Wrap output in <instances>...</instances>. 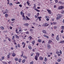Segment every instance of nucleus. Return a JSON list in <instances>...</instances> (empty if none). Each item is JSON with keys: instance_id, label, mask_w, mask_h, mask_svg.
I'll return each mask as SVG.
<instances>
[{"instance_id": "nucleus-44", "label": "nucleus", "mask_w": 64, "mask_h": 64, "mask_svg": "<svg viewBox=\"0 0 64 64\" xmlns=\"http://www.w3.org/2000/svg\"><path fill=\"white\" fill-rule=\"evenodd\" d=\"M25 43H24V45L23 46V48H24L25 47Z\"/></svg>"}, {"instance_id": "nucleus-3", "label": "nucleus", "mask_w": 64, "mask_h": 64, "mask_svg": "<svg viewBox=\"0 0 64 64\" xmlns=\"http://www.w3.org/2000/svg\"><path fill=\"white\" fill-rule=\"evenodd\" d=\"M64 8L63 6H60L58 7V9H63Z\"/></svg>"}, {"instance_id": "nucleus-38", "label": "nucleus", "mask_w": 64, "mask_h": 64, "mask_svg": "<svg viewBox=\"0 0 64 64\" xmlns=\"http://www.w3.org/2000/svg\"><path fill=\"white\" fill-rule=\"evenodd\" d=\"M39 13L38 12V13L37 14V17H38V16H39Z\"/></svg>"}, {"instance_id": "nucleus-48", "label": "nucleus", "mask_w": 64, "mask_h": 64, "mask_svg": "<svg viewBox=\"0 0 64 64\" xmlns=\"http://www.w3.org/2000/svg\"><path fill=\"white\" fill-rule=\"evenodd\" d=\"M59 53L60 54H62V51L61 50H60V52H59Z\"/></svg>"}, {"instance_id": "nucleus-13", "label": "nucleus", "mask_w": 64, "mask_h": 64, "mask_svg": "<svg viewBox=\"0 0 64 64\" xmlns=\"http://www.w3.org/2000/svg\"><path fill=\"white\" fill-rule=\"evenodd\" d=\"M39 58L40 60H43V57H40Z\"/></svg>"}, {"instance_id": "nucleus-9", "label": "nucleus", "mask_w": 64, "mask_h": 64, "mask_svg": "<svg viewBox=\"0 0 64 64\" xmlns=\"http://www.w3.org/2000/svg\"><path fill=\"white\" fill-rule=\"evenodd\" d=\"M47 11L48 12L49 14H51V10H47Z\"/></svg>"}, {"instance_id": "nucleus-52", "label": "nucleus", "mask_w": 64, "mask_h": 64, "mask_svg": "<svg viewBox=\"0 0 64 64\" xmlns=\"http://www.w3.org/2000/svg\"><path fill=\"white\" fill-rule=\"evenodd\" d=\"M2 63H3V64H6V62H2Z\"/></svg>"}, {"instance_id": "nucleus-4", "label": "nucleus", "mask_w": 64, "mask_h": 64, "mask_svg": "<svg viewBox=\"0 0 64 64\" xmlns=\"http://www.w3.org/2000/svg\"><path fill=\"white\" fill-rule=\"evenodd\" d=\"M34 6L33 7V9H34V10H35V9H36V4H34Z\"/></svg>"}, {"instance_id": "nucleus-29", "label": "nucleus", "mask_w": 64, "mask_h": 64, "mask_svg": "<svg viewBox=\"0 0 64 64\" xmlns=\"http://www.w3.org/2000/svg\"><path fill=\"white\" fill-rule=\"evenodd\" d=\"M26 17L27 18V20H30V18H29L28 17V16H26Z\"/></svg>"}, {"instance_id": "nucleus-33", "label": "nucleus", "mask_w": 64, "mask_h": 64, "mask_svg": "<svg viewBox=\"0 0 64 64\" xmlns=\"http://www.w3.org/2000/svg\"><path fill=\"white\" fill-rule=\"evenodd\" d=\"M4 56H2V60H4Z\"/></svg>"}, {"instance_id": "nucleus-23", "label": "nucleus", "mask_w": 64, "mask_h": 64, "mask_svg": "<svg viewBox=\"0 0 64 64\" xmlns=\"http://www.w3.org/2000/svg\"><path fill=\"white\" fill-rule=\"evenodd\" d=\"M24 25L25 26H28V25H29V24H24Z\"/></svg>"}, {"instance_id": "nucleus-55", "label": "nucleus", "mask_w": 64, "mask_h": 64, "mask_svg": "<svg viewBox=\"0 0 64 64\" xmlns=\"http://www.w3.org/2000/svg\"><path fill=\"white\" fill-rule=\"evenodd\" d=\"M6 12H8V10L7 9L6 10Z\"/></svg>"}, {"instance_id": "nucleus-58", "label": "nucleus", "mask_w": 64, "mask_h": 64, "mask_svg": "<svg viewBox=\"0 0 64 64\" xmlns=\"http://www.w3.org/2000/svg\"><path fill=\"white\" fill-rule=\"evenodd\" d=\"M45 17L46 18H48L49 17V16H46Z\"/></svg>"}, {"instance_id": "nucleus-51", "label": "nucleus", "mask_w": 64, "mask_h": 64, "mask_svg": "<svg viewBox=\"0 0 64 64\" xmlns=\"http://www.w3.org/2000/svg\"><path fill=\"white\" fill-rule=\"evenodd\" d=\"M7 57L8 58H10V56H9L8 55L7 56Z\"/></svg>"}, {"instance_id": "nucleus-17", "label": "nucleus", "mask_w": 64, "mask_h": 64, "mask_svg": "<svg viewBox=\"0 0 64 64\" xmlns=\"http://www.w3.org/2000/svg\"><path fill=\"white\" fill-rule=\"evenodd\" d=\"M0 28H1V29H2V30H4V27L3 26H1L0 27Z\"/></svg>"}, {"instance_id": "nucleus-57", "label": "nucleus", "mask_w": 64, "mask_h": 64, "mask_svg": "<svg viewBox=\"0 0 64 64\" xmlns=\"http://www.w3.org/2000/svg\"><path fill=\"white\" fill-rule=\"evenodd\" d=\"M7 12H3L4 14H6V13Z\"/></svg>"}, {"instance_id": "nucleus-31", "label": "nucleus", "mask_w": 64, "mask_h": 64, "mask_svg": "<svg viewBox=\"0 0 64 64\" xmlns=\"http://www.w3.org/2000/svg\"><path fill=\"white\" fill-rule=\"evenodd\" d=\"M22 55L21 56V57H22V56H23V54H24V52H22Z\"/></svg>"}, {"instance_id": "nucleus-40", "label": "nucleus", "mask_w": 64, "mask_h": 64, "mask_svg": "<svg viewBox=\"0 0 64 64\" xmlns=\"http://www.w3.org/2000/svg\"><path fill=\"white\" fill-rule=\"evenodd\" d=\"M8 16V14H5V16L6 17H7Z\"/></svg>"}, {"instance_id": "nucleus-34", "label": "nucleus", "mask_w": 64, "mask_h": 64, "mask_svg": "<svg viewBox=\"0 0 64 64\" xmlns=\"http://www.w3.org/2000/svg\"><path fill=\"white\" fill-rule=\"evenodd\" d=\"M25 17H24L23 18V20H27L26 18H25Z\"/></svg>"}, {"instance_id": "nucleus-35", "label": "nucleus", "mask_w": 64, "mask_h": 64, "mask_svg": "<svg viewBox=\"0 0 64 64\" xmlns=\"http://www.w3.org/2000/svg\"><path fill=\"white\" fill-rule=\"evenodd\" d=\"M34 63V62L32 61L30 62V64H33Z\"/></svg>"}, {"instance_id": "nucleus-43", "label": "nucleus", "mask_w": 64, "mask_h": 64, "mask_svg": "<svg viewBox=\"0 0 64 64\" xmlns=\"http://www.w3.org/2000/svg\"><path fill=\"white\" fill-rule=\"evenodd\" d=\"M55 2L56 3H58V0H55Z\"/></svg>"}, {"instance_id": "nucleus-6", "label": "nucleus", "mask_w": 64, "mask_h": 64, "mask_svg": "<svg viewBox=\"0 0 64 64\" xmlns=\"http://www.w3.org/2000/svg\"><path fill=\"white\" fill-rule=\"evenodd\" d=\"M42 32L43 33H44V34H47L45 30H43L42 31Z\"/></svg>"}, {"instance_id": "nucleus-16", "label": "nucleus", "mask_w": 64, "mask_h": 64, "mask_svg": "<svg viewBox=\"0 0 64 64\" xmlns=\"http://www.w3.org/2000/svg\"><path fill=\"white\" fill-rule=\"evenodd\" d=\"M28 48L30 50L32 49V47L30 46H28Z\"/></svg>"}, {"instance_id": "nucleus-11", "label": "nucleus", "mask_w": 64, "mask_h": 64, "mask_svg": "<svg viewBox=\"0 0 64 64\" xmlns=\"http://www.w3.org/2000/svg\"><path fill=\"white\" fill-rule=\"evenodd\" d=\"M14 35L16 38H19V36H17V35L15 34Z\"/></svg>"}, {"instance_id": "nucleus-32", "label": "nucleus", "mask_w": 64, "mask_h": 64, "mask_svg": "<svg viewBox=\"0 0 64 64\" xmlns=\"http://www.w3.org/2000/svg\"><path fill=\"white\" fill-rule=\"evenodd\" d=\"M52 40H50L49 41V42H48V43H51L52 42Z\"/></svg>"}, {"instance_id": "nucleus-14", "label": "nucleus", "mask_w": 64, "mask_h": 64, "mask_svg": "<svg viewBox=\"0 0 64 64\" xmlns=\"http://www.w3.org/2000/svg\"><path fill=\"white\" fill-rule=\"evenodd\" d=\"M44 37H46L47 38H49V36H46L45 35H44Z\"/></svg>"}, {"instance_id": "nucleus-36", "label": "nucleus", "mask_w": 64, "mask_h": 64, "mask_svg": "<svg viewBox=\"0 0 64 64\" xmlns=\"http://www.w3.org/2000/svg\"><path fill=\"white\" fill-rule=\"evenodd\" d=\"M18 47L19 48H20V44H18Z\"/></svg>"}, {"instance_id": "nucleus-7", "label": "nucleus", "mask_w": 64, "mask_h": 64, "mask_svg": "<svg viewBox=\"0 0 64 64\" xmlns=\"http://www.w3.org/2000/svg\"><path fill=\"white\" fill-rule=\"evenodd\" d=\"M57 61L58 62H60L61 61V58H58L57 60Z\"/></svg>"}, {"instance_id": "nucleus-19", "label": "nucleus", "mask_w": 64, "mask_h": 64, "mask_svg": "<svg viewBox=\"0 0 64 64\" xmlns=\"http://www.w3.org/2000/svg\"><path fill=\"white\" fill-rule=\"evenodd\" d=\"M28 39H30V40H31V39H32V36H30L29 37H28Z\"/></svg>"}, {"instance_id": "nucleus-45", "label": "nucleus", "mask_w": 64, "mask_h": 64, "mask_svg": "<svg viewBox=\"0 0 64 64\" xmlns=\"http://www.w3.org/2000/svg\"><path fill=\"white\" fill-rule=\"evenodd\" d=\"M62 29H64V26H62Z\"/></svg>"}, {"instance_id": "nucleus-12", "label": "nucleus", "mask_w": 64, "mask_h": 64, "mask_svg": "<svg viewBox=\"0 0 64 64\" xmlns=\"http://www.w3.org/2000/svg\"><path fill=\"white\" fill-rule=\"evenodd\" d=\"M42 18V17L40 16V17H38L37 18L38 19H39V21H41V18Z\"/></svg>"}, {"instance_id": "nucleus-37", "label": "nucleus", "mask_w": 64, "mask_h": 64, "mask_svg": "<svg viewBox=\"0 0 64 64\" xmlns=\"http://www.w3.org/2000/svg\"><path fill=\"white\" fill-rule=\"evenodd\" d=\"M57 24V22H53V24L54 25H55V24Z\"/></svg>"}, {"instance_id": "nucleus-10", "label": "nucleus", "mask_w": 64, "mask_h": 64, "mask_svg": "<svg viewBox=\"0 0 64 64\" xmlns=\"http://www.w3.org/2000/svg\"><path fill=\"white\" fill-rule=\"evenodd\" d=\"M36 56H38V57H39V55H40V54L38 52H36Z\"/></svg>"}, {"instance_id": "nucleus-61", "label": "nucleus", "mask_w": 64, "mask_h": 64, "mask_svg": "<svg viewBox=\"0 0 64 64\" xmlns=\"http://www.w3.org/2000/svg\"><path fill=\"white\" fill-rule=\"evenodd\" d=\"M56 54H58V53H59V52L58 51L56 52Z\"/></svg>"}, {"instance_id": "nucleus-25", "label": "nucleus", "mask_w": 64, "mask_h": 64, "mask_svg": "<svg viewBox=\"0 0 64 64\" xmlns=\"http://www.w3.org/2000/svg\"><path fill=\"white\" fill-rule=\"evenodd\" d=\"M35 40H33L32 42V43L33 44V45L34 44V43H35Z\"/></svg>"}, {"instance_id": "nucleus-59", "label": "nucleus", "mask_w": 64, "mask_h": 64, "mask_svg": "<svg viewBox=\"0 0 64 64\" xmlns=\"http://www.w3.org/2000/svg\"><path fill=\"white\" fill-rule=\"evenodd\" d=\"M19 6L20 7H22V5H21V4H20Z\"/></svg>"}, {"instance_id": "nucleus-60", "label": "nucleus", "mask_w": 64, "mask_h": 64, "mask_svg": "<svg viewBox=\"0 0 64 64\" xmlns=\"http://www.w3.org/2000/svg\"><path fill=\"white\" fill-rule=\"evenodd\" d=\"M58 56H60L61 55V54H58Z\"/></svg>"}, {"instance_id": "nucleus-62", "label": "nucleus", "mask_w": 64, "mask_h": 64, "mask_svg": "<svg viewBox=\"0 0 64 64\" xmlns=\"http://www.w3.org/2000/svg\"><path fill=\"white\" fill-rule=\"evenodd\" d=\"M56 8V5H54V8Z\"/></svg>"}, {"instance_id": "nucleus-63", "label": "nucleus", "mask_w": 64, "mask_h": 64, "mask_svg": "<svg viewBox=\"0 0 64 64\" xmlns=\"http://www.w3.org/2000/svg\"><path fill=\"white\" fill-rule=\"evenodd\" d=\"M46 21H49V18H48L46 19Z\"/></svg>"}, {"instance_id": "nucleus-41", "label": "nucleus", "mask_w": 64, "mask_h": 64, "mask_svg": "<svg viewBox=\"0 0 64 64\" xmlns=\"http://www.w3.org/2000/svg\"><path fill=\"white\" fill-rule=\"evenodd\" d=\"M21 59L20 58L19 59V61H18L19 62H21Z\"/></svg>"}, {"instance_id": "nucleus-30", "label": "nucleus", "mask_w": 64, "mask_h": 64, "mask_svg": "<svg viewBox=\"0 0 64 64\" xmlns=\"http://www.w3.org/2000/svg\"><path fill=\"white\" fill-rule=\"evenodd\" d=\"M57 28V26H54V29H56Z\"/></svg>"}, {"instance_id": "nucleus-56", "label": "nucleus", "mask_w": 64, "mask_h": 64, "mask_svg": "<svg viewBox=\"0 0 64 64\" xmlns=\"http://www.w3.org/2000/svg\"><path fill=\"white\" fill-rule=\"evenodd\" d=\"M15 48H16V49H17V48H18V46H17L16 45Z\"/></svg>"}, {"instance_id": "nucleus-22", "label": "nucleus", "mask_w": 64, "mask_h": 64, "mask_svg": "<svg viewBox=\"0 0 64 64\" xmlns=\"http://www.w3.org/2000/svg\"><path fill=\"white\" fill-rule=\"evenodd\" d=\"M34 10H36V11H37V12H40V10H38L37 9H34Z\"/></svg>"}, {"instance_id": "nucleus-42", "label": "nucleus", "mask_w": 64, "mask_h": 64, "mask_svg": "<svg viewBox=\"0 0 64 64\" xmlns=\"http://www.w3.org/2000/svg\"><path fill=\"white\" fill-rule=\"evenodd\" d=\"M16 4H20V2H16Z\"/></svg>"}, {"instance_id": "nucleus-20", "label": "nucleus", "mask_w": 64, "mask_h": 64, "mask_svg": "<svg viewBox=\"0 0 64 64\" xmlns=\"http://www.w3.org/2000/svg\"><path fill=\"white\" fill-rule=\"evenodd\" d=\"M41 41V40L40 39H38V42H42V41Z\"/></svg>"}, {"instance_id": "nucleus-54", "label": "nucleus", "mask_w": 64, "mask_h": 64, "mask_svg": "<svg viewBox=\"0 0 64 64\" xmlns=\"http://www.w3.org/2000/svg\"><path fill=\"white\" fill-rule=\"evenodd\" d=\"M52 37L53 36H54V34H52Z\"/></svg>"}, {"instance_id": "nucleus-47", "label": "nucleus", "mask_w": 64, "mask_h": 64, "mask_svg": "<svg viewBox=\"0 0 64 64\" xmlns=\"http://www.w3.org/2000/svg\"><path fill=\"white\" fill-rule=\"evenodd\" d=\"M9 5H10V6H12V3H10L9 4Z\"/></svg>"}, {"instance_id": "nucleus-50", "label": "nucleus", "mask_w": 64, "mask_h": 64, "mask_svg": "<svg viewBox=\"0 0 64 64\" xmlns=\"http://www.w3.org/2000/svg\"><path fill=\"white\" fill-rule=\"evenodd\" d=\"M10 49H11V50H13V49H14V48H13V47H12V48H11Z\"/></svg>"}, {"instance_id": "nucleus-21", "label": "nucleus", "mask_w": 64, "mask_h": 64, "mask_svg": "<svg viewBox=\"0 0 64 64\" xmlns=\"http://www.w3.org/2000/svg\"><path fill=\"white\" fill-rule=\"evenodd\" d=\"M26 3L28 4V6H29L30 4V2H29L28 1L27 2H26Z\"/></svg>"}, {"instance_id": "nucleus-1", "label": "nucleus", "mask_w": 64, "mask_h": 64, "mask_svg": "<svg viewBox=\"0 0 64 64\" xmlns=\"http://www.w3.org/2000/svg\"><path fill=\"white\" fill-rule=\"evenodd\" d=\"M58 16L56 17V20H58L59 19H60V18L61 17V15L58 14Z\"/></svg>"}, {"instance_id": "nucleus-39", "label": "nucleus", "mask_w": 64, "mask_h": 64, "mask_svg": "<svg viewBox=\"0 0 64 64\" xmlns=\"http://www.w3.org/2000/svg\"><path fill=\"white\" fill-rule=\"evenodd\" d=\"M30 15L31 14H28V17H30Z\"/></svg>"}, {"instance_id": "nucleus-46", "label": "nucleus", "mask_w": 64, "mask_h": 64, "mask_svg": "<svg viewBox=\"0 0 64 64\" xmlns=\"http://www.w3.org/2000/svg\"><path fill=\"white\" fill-rule=\"evenodd\" d=\"M33 54H34V53H32L31 54V56H33Z\"/></svg>"}, {"instance_id": "nucleus-24", "label": "nucleus", "mask_w": 64, "mask_h": 64, "mask_svg": "<svg viewBox=\"0 0 64 64\" xmlns=\"http://www.w3.org/2000/svg\"><path fill=\"white\" fill-rule=\"evenodd\" d=\"M47 47L48 49H50V48L51 47V46H50V45H48L47 46Z\"/></svg>"}, {"instance_id": "nucleus-18", "label": "nucleus", "mask_w": 64, "mask_h": 64, "mask_svg": "<svg viewBox=\"0 0 64 64\" xmlns=\"http://www.w3.org/2000/svg\"><path fill=\"white\" fill-rule=\"evenodd\" d=\"M47 61V58L46 57H45L44 58V61L45 62H46Z\"/></svg>"}, {"instance_id": "nucleus-15", "label": "nucleus", "mask_w": 64, "mask_h": 64, "mask_svg": "<svg viewBox=\"0 0 64 64\" xmlns=\"http://www.w3.org/2000/svg\"><path fill=\"white\" fill-rule=\"evenodd\" d=\"M15 55H16V54L14 53H12V56H13V57H14V56H15Z\"/></svg>"}, {"instance_id": "nucleus-27", "label": "nucleus", "mask_w": 64, "mask_h": 64, "mask_svg": "<svg viewBox=\"0 0 64 64\" xmlns=\"http://www.w3.org/2000/svg\"><path fill=\"white\" fill-rule=\"evenodd\" d=\"M20 14H21V15H24V13H23V12H20Z\"/></svg>"}, {"instance_id": "nucleus-5", "label": "nucleus", "mask_w": 64, "mask_h": 64, "mask_svg": "<svg viewBox=\"0 0 64 64\" xmlns=\"http://www.w3.org/2000/svg\"><path fill=\"white\" fill-rule=\"evenodd\" d=\"M56 39L57 40H59V35H57L56 37Z\"/></svg>"}, {"instance_id": "nucleus-53", "label": "nucleus", "mask_w": 64, "mask_h": 64, "mask_svg": "<svg viewBox=\"0 0 64 64\" xmlns=\"http://www.w3.org/2000/svg\"><path fill=\"white\" fill-rule=\"evenodd\" d=\"M8 40L9 41H10L11 40L10 38H8Z\"/></svg>"}, {"instance_id": "nucleus-28", "label": "nucleus", "mask_w": 64, "mask_h": 64, "mask_svg": "<svg viewBox=\"0 0 64 64\" xmlns=\"http://www.w3.org/2000/svg\"><path fill=\"white\" fill-rule=\"evenodd\" d=\"M26 61V60H23L22 61V62L23 63H24L25 62V61Z\"/></svg>"}, {"instance_id": "nucleus-49", "label": "nucleus", "mask_w": 64, "mask_h": 64, "mask_svg": "<svg viewBox=\"0 0 64 64\" xmlns=\"http://www.w3.org/2000/svg\"><path fill=\"white\" fill-rule=\"evenodd\" d=\"M12 21H15V19H12Z\"/></svg>"}, {"instance_id": "nucleus-26", "label": "nucleus", "mask_w": 64, "mask_h": 64, "mask_svg": "<svg viewBox=\"0 0 64 64\" xmlns=\"http://www.w3.org/2000/svg\"><path fill=\"white\" fill-rule=\"evenodd\" d=\"M15 61H18V58H16L15 59Z\"/></svg>"}, {"instance_id": "nucleus-64", "label": "nucleus", "mask_w": 64, "mask_h": 64, "mask_svg": "<svg viewBox=\"0 0 64 64\" xmlns=\"http://www.w3.org/2000/svg\"><path fill=\"white\" fill-rule=\"evenodd\" d=\"M61 33H63V30H62L61 31Z\"/></svg>"}, {"instance_id": "nucleus-8", "label": "nucleus", "mask_w": 64, "mask_h": 64, "mask_svg": "<svg viewBox=\"0 0 64 64\" xmlns=\"http://www.w3.org/2000/svg\"><path fill=\"white\" fill-rule=\"evenodd\" d=\"M38 56H35L34 59H35L36 60H38Z\"/></svg>"}, {"instance_id": "nucleus-2", "label": "nucleus", "mask_w": 64, "mask_h": 64, "mask_svg": "<svg viewBox=\"0 0 64 64\" xmlns=\"http://www.w3.org/2000/svg\"><path fill=\"white\" fill-rule=\"evenodd\" d=\"M49 25V24L47 23H46L44 24H43L42 25V26H44V27H46V26H48Z\"/></svg>"}]
</instances>
